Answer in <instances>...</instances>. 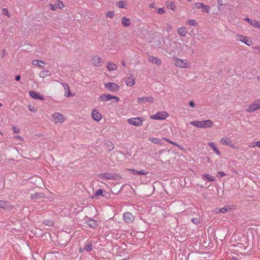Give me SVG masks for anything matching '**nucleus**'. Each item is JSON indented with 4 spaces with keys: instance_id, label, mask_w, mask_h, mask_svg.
I'll return each mask as SVG.
<instances>
[{
    "instance_id": "nucleus-1",
    "label": "nucleus",
    "mask_w": 260,
    "mask_h": 260,
    "mask_svg": "<svg viewBox=\"0 0 260 260\" xmlns=\"http://www.w3.org/2000/svg\"><path fill=\"white\" fill-rule=\"evenodd\" d=\"M190 124L198 128H211L213 125V122L211 120H205L202 121H192Z\"/></svg>"
},
{
    "instance_id": "nucleus-2",
    "label": "nucleus",
    "mask_w": 260,
    "mask_h": 260,
    "mask_svg": "<svg viewBox=\"0 0 260 260\" xmlns=\"http://www.w3.org/2000/svg\"><path fill=\"white\" fill-rule=\"evenodd\" d=\"M174 64L178 68L188 69L191 65L190 62L187 59H181L177 57L174 58Z\"/></svg>"
},
{
    "instance_id": "nucleus-3",
    "label": "nucleus",
    "mask_w": 260,
    "mask_h": 260,
    "mask_svg": "<svg viewBox=\"0 0 260 260\" xmlns=\"http://www.w3.org/2000/svg\"><path fill=\"white\" fill-rule=\"evenodd\" d=\"M99 179L102 180H116L117 178V175L114 173L106 172L98 175Z\"/></svg>"
},
{
    "instance_id": "nucleus-4",
    "label": "nucleus",
    "mask_w": 260,
    "mask_h": 260,
    "mask_svg": "<svg viewBox=\"0 0 260 260\" xmlns=\"http://www.w3.org/2000/svg\"><path fill=\"white\" fill-rule=\"evenodd\" d=\"M169 115V114L166 111H159L157 112L155 114L150 115V118L154 120H164L166 119Z\"/></svg>"
},
{
    "instance_id": "nucleus-5",
    "label": "nucleus",
    "mask_w": 260,
    "mask_h": 260,
    "mask_svg": "<svg viewBox=\"0 0 260 260\" xmlns=\"http://www.w3.org/2000/svg\"><path fill=\"white\" fill-rule=\"evenodd\" d=\"M260 108V100H257L249 105L246 111L248 113H251L258 110Z\"/></svg>"
},
{
    "instance_id": "nucleus-6",
    "label": "nucleus",
    "mask_w": 260,
    "mask_h": 260,
    "mask_svg": "<svg viewBox=\"0 0 260 260\" xmlns=\"http://www.w3.org/2000/svg\"><path fill=\"white\" fill-rule=\"evenodd\" d=\"M112 100H114L116 102H117L119 101V98L116 96L112 95L108 93L101 95L99 97V100L102 102H107Z\"/></svg>"
},
{
    "instance_id": "nucleus-7",
    "label": "nucleus",
    "mask_w": 260,
    "mask_h": 260,
    "mask_svg": "<svg viewBox=\"0 0 260 260\" xmlns=\"http://www.w3.org/2000/svg\"><path fill=\"white\" fill-rule=\"evenodd\" d=\"M105 87L111 92H117L119 86L115 83L108 82L105 84Z\"/></svg>"
},
{
    "instance_id": "nucleus-8",
    "label": "nucleus",
    "mask_w": 260,
    "mask_h": 260,
    "mask_svg": "<svg viewBox=\"0 0 260 260\" xmlns=\"http://www.w3.org/2000/svg\"><path fill=\"white\" fill-rule=\"evenodd\" d=\"M192 8L194 9H202V12L207 13L209 12L210 9V7L209 6L199 2L194 4Z\"/></svg>"
},
{
    "instance_id": "nucleus-9",
    "label": "nucleus",
    "mask_w": 260,
    "mask_h": 260,
    "mask_svg": "<svg viewBox=\"0 0 260 260\" xmlns=\"http://www.w3.org/2000/svg\"><path fill=\"white\" fill-rule=\"evenodd\" d=\"M220 143L222 145H226L230 147L235 148V146L233 143L231 139L230 138L228 137H223L220 140Z\"/></svg>"
},
{
    "instance_id": "nucleus-10",
    "label": "nucleus",
    "mask_w": 260,
    "mask_h": 260,
    "mask_svg": "<svg viewBox=\"0 0 260 260\" xmlns=\"http://www.w3.org/2000/svg\"><path fill=\"white\" fill-rule=\"evenodd\" d=\"M52 118L55 123H62L64 120L63 115L58 112L54 113Z\"/></svg>"
},
{
    "instance_id": "nucleus-11",
    "label": "nucleus",
    "mask_w": 260,
    "mask_h": 260,
    "mask_svg": "<svg viewBox=\"0 0 260 260\" xmlns=\"http://www.w3.org/2000/svg\"><path fill=\"white\" fill-rule=\"evenodd\" d=\"M144 118L143 117L131 118V124L135 126H140L142 124Z\"/></svg>"
},
{
    "instance_id": "nucleus-12",
    "label": "nucleus",
    "mask_w": 260,
    "mask_h": 260,
    "mask_svg": "<svg viewBox=\"0 0 260 260\" xmlns=\"http://www.w3.org/2000/svg\"><path fill=\"white\" fill-rule=\"evenodd\" d=\"M154 101V99L152 96L139 98L137 100V102L139 104H143L146 103H152Z\"/></svg>"
},
{
    "instance_id": "nucleus-13",
    "label": "nucleus",
    "mask_w": 260,
    "mask_h": 260,
    "mask_svg": "<svg viewBox=\"0 0 260 260\" xmlns=\"http://www.w3.org/2000/svg\"><path fill=\"white\" fill-rule=\"evenodd\" d=\"M236 38L237 40L245 43L246 45L248 46H250L252 43V42L251 41L248 40L247 38L242 35L238 34L236 36Z\"/></svg>"
},
{
    "instance_id": "nucleus-14",
    "label": "nucleus",
    "mask_w": 260,
    "mask_h": 260,
    "mask_svg": "<svg viewBox=\"0 0 260 260\" xmlns=\"http://www.w3.org/2000/svg\"><path fill=\"white\" fill-rule=\"evenodd\" d=\"M233 209V206L231 205H225L223 208L220 209L217 208L216 209L215 212V213H225L226 212L231 211Z\"/></svg>"
},
{
    "instance_id": "nucleus-15",
    "label": "nucleus",
    "mask_w": 260,
    "mask_h": 260,
    "mask_svg": "<svg viewBox=\"0 0 260 260\" xmlns=\"http://www.w3.org/2000/svg\"><path fill=\"white\" fill-rule=\"evenodd\" d=\"M85 223L88 225L90 228L95 229H96L98 225L99 224L98 223V221L95 220H94L91 218H89L87 220H86Z\"/></svg>"
},
{
    "instance_id": "nucleus-16",
    "label": "nucleus",
    "mask_w": 260,
    "mask_h": 260,
    "mask_svg": "<svg viewBox=\"0 0 260 260\" xmlns=\"http://www.w3.org/2000/svg\"><path fill=\"white\" fill-rule=\"evenodd\" d=\"M49 5L50 6L51 10L52 11H55L57 9H61L64 6L63 3L61 1H59V0H57V1L56 2V3L54 5L50 4Z\"/></svg>"
},
{
    "instance_id": "nucleus-17",
    "label": "nucleus",
    "mask_w": 260,
    "mask_h": 260,
    "mask_svg": "<svg viewBox=\"0 0 260 260\" xmlns=\"http://www.w3.org/2000/svg\"><path fill=\"white\" fill-rule=\"evenodd\" d=\"M91 115L92 118L97 122L100 121L102 118V115L95 109L92 110Z\"/></svg>"
},
{
    "instance_id": "nucleus-18",
    "label": "nucleus",
    "mask_w": 260,
    "mask_h": 260,
    "mask_svg": "<svg viewBox=\"0 0 260 260\" xmlns=\"http://www.w3.org/2000/svg\"><path fill=\"white\" fill-rule=\"evenodd\" d=\"M29 95L35 99H38L41 101L44 100V98L42 95H40L38 92L35 91H29Z\"/></svg>"
},
{
    "instance_id": "nucleus-19",
    "label": "nucleus",
    "mask_w": 260,
    "mask_h": 260,
    "mask_svg": "<svg viewBox=\"0 0 260 260\" xmlns=\"http://www.w3.org/2000/svg\"><path fill=\"white\" fill-rule=\"evenodd\" d=\"M92 64L95 67H100L102 64V58L98 56H94L92 59Z\"/></svg>"
},
{
    "instance_id": "nucleus-20",
    "label": "nucleus",
    "mask_w": 260,
    "mask_h": 260,
    "mask_svg": "<svg viewBox=\"0 0 260 260\" xmlns=\"http://www.w3.org/2000/svg\"><path fill=\"white\" fill-rule=\"evenodd\" d=\"M244 20H245L247 21L248 23H249L252 26H254L256 28H260V24L259 23L255 20H252L249 18H245L244 19Z\"/></svg>"
},
{
    "instance_id": "nucleus-21",
    "label": "nucleus",
    "mask_w": 260,
    "mask_h": 260,
    "mask_svg": "<svg viewBox=\"0 0 260 260\" xmlns=\"http://www.w3.org/2000/svg\"><path fill=\"white\" fill-rule=\"evenodd\" d=\"M0 208L4 209H11V206L8 201L0 200Z\"/></svg>"
},
{
    "instance_id": "nucleus-22",
    "label": "nucleus",
    "mask_w": 260,
    "mask_h": 260,
    "mask_svg": "<svg viewBox=\"0 0 260 260\" xmlns=\"http://www.w3.org/2000/svg\"><path fill=\"white\" fill-rule=\"evenodd\" d=\"M44 198L45 194L43 192H36L30 195V199L31 200L40 199Z\"/></svg>"
},
{
    "instance_id": "nucleus-23",
    "label": "nucleus",
    "mask_w": 260,
    "mask_h": 260,
    "mask_svg": "<svg viewBox=\"0 0 260 260\" xmlns=\"http://www.w3.org/2000/svg\"><path fill=\"white\" fill-rule=\"evenodd\" d=\"M202 178L204 180L206 181L213 182L215 180L214 177L210 175L209 174H208L202 175Z\"/></svg>"
},
{
    "instance_id": "nucleus-24",
    "label": "nucleus",
    "mask_w": 260,
    "mask_h": 260,
    "mask_svg": "<svg viewBox=\"0 0 260 260\" xmlns=\"http://www.w3.org/2000/svg\"><path fill=\"white\" fill-rule=\"evenodd\" d=\"M149 60L152 63L156 64L157 65H160L161 61L160 59L156 57L150 56L149 58Z\"/></svg>"
},
{
    "instance_id": "nucleus-25",
    "label": "nucleus",
    "mask_w": 260,
    "mask_h": 260,
    "mask_svg": "<svg viewBox=\"0 0 260 260\" xmlns=\"http://www.w3.org/2000/svg\"><path fill=\"white\" fill-rule=\"evenodd\" d=\"M93 248V242L92 241L87 242L84 245V249L87 251H90Z\"/></svg>"
},
{
    "instance_id": "nucleus-26",
    "label": "nucleus",
    "mask_w": 260,
    "mask_h": 260,
    "mask_svg": "<svg viewBox=\"0 0 260 260\" xmlns=\"http://www.w3.org/2000/svg\"><path fill=\"white\" fill-rule=\"evenodd\" d=\"M177 32L181 36H182V37H185L186 32H187V31H186V28H185V27L184 26H182V27H179V28H178Z\"/></svg>"
},
{
    "instance_id": "nucleus-27",
    "label": "nucleus",
    "mask_w": 260,
    "mask_h": 260,
    "mask_svg": "<svg viewBox=\"0 0 260 260\" xmlns=\"http://www.w3.org/2000/svg\"><path fill=\"white\" fill-rule=\"evenodd\" d=\"M107 68L109 71H114V70H117V66L113 62H108L107 63Z\"/></svg>"
},
{
    "instance_id": "nucleus-28",
    "label": "nucleus",
    "mask_w": 260,
    "mask_h": 260,
    "mask_svg": "<svg viewBox=\"0 0 260 260\" xmlns=\"http://www.w3.org/2000/svg\"><path fill=\"white\" fill-rule=\"evenodd\" d=\"M131 174H133L134 175H145L148 174V172L144 170L137 171L134 169H131Z\"/></svg>"
},
{
    "instance_id": "nucleus-29",
    "label": "nucleus",
    "mask_w": 260,
    "mask_h": 260,
    "mask_svg": "<svg viewBox=\"0 0 260 260\" xmlns=\"http://www.w3.org/2000/svg\"><path fill=\"white\" fill-rule=\"evenodd\" d=\"M121 23L123 26H128L130 25V20L125 17H123L122 18Z\"/></svg>"
},
{
    "instance_id": "nucleus-30",
    "label": "nucleus",
    "mask_w": 260,
    "mask_h": 260,
    "mask_svg": "<svg viewBox=\"0 0 260 260\" xmlns=\"http://www.w3.org/2000/svg\"><path fill=\"white\" fill-rule=\"evenodd\" d=\"M127 2L125 1H120L116 3V6L119 8L125 9L127 6Z\"/></svg>"
},
{
    "instance_id": "nucleus-31",
    "label": "nucleus",
    "mask_w": 260,
    "mask_h": 260,
    "mask_svg": "<svg viewBox=\"0 0 260 260\" xmlns=\"http://www.w3.org/2000/svg\"><path fill=\"white\" fill-rule=\"evenodd\" d=\"M32 64L33 66H38L41 68H44V66L43 65L45 64V62H43V61H38V60H34L32 61Z\"/></svg>"
},
{
    "instance_id": "nucleus-32",
    "label": "nucleus",
    "mask_w": 260,
    "mask_h": 260,
    "mask_svg": "<svg viewBox=\"0 0 260 260\" xmlns=\"http://www.w3.org/2000/svg\"><path fill=\"white\" fill-rule=\"evenodd\" d=\"M50 73L49 71H42L40 72L39 75L41 78H45L50 75Z\"/></svg>"
},
{
    "instance_id": "nucleus-33",
    "label": "nucleus",
    "mask_w": 260,
    "mask_h": 260,
    "mask_svg": "<svg viewBox=\"0 0 260 260\" xmlns=\"http://www.w3.org/2000/svg\"><path fill=\"white\" fill-rule=\"evenodd\" d=\"M166 4L167 7L172 10L174 11L175 10L176 6L173 2H167Z\"/></svg>"
},
{
    "instance_id": "nucleus-34",
    "label": "nucleus",
    "mask_w": 260,
    "mask_h": 260,
    "mask_svg": "<svg viewBox=\"0 0 260 260\" xmlns=\"http://www.w3.org/2000/svg\"><path fill=\"white\" fill-rule=\"evenodd\" d=\"M123 218L124 220L127 222L129 223L130 221V213L129 212H126L123 214Z\"/></svg>"
},
{
    "instance_id": "nucleus-35",
    "label": "nucleus",
    "mask_w": 260,
    "mask_h": 260,
    "mask_svg": "<svg viewBox=\"0 0 260 260\" xmlns=\"http://www.w3.org/2000/svg\"><path fill=\"white\" fill-rule=\"evenodd\" d=\"M186 23L190 26H196L198 23L194 19H189L187 21Z\"/></svg>"
},
{
    "instance_id": "nucleus-36",
    "label": "nucleus",
    "mask_w": 260,
    "mask_h": 260,
    "mask_svg": "<svg viewBox=\"0 0 260 260\" xmlns=\"http://www.w3.org/2000/svg\"><path fill=\"white\" fill-rule=\"evenodd\" d=\"M149 140L155 144H161V140L155 138H149Z\"/></svg>"
},
{
    "instance_id": "nucleus-37",
    "label": "nucleus",
    "mask_w": 260,
    "mask_h": 260,
    "mask_svg": "<svg viewBox=\"0 0 260 260\" xmlns=\"http://www.w3.org/2000/svg\"><path fill=\"white\" fill-rule=\"evenodd\" d=\"M103 191L104 190L102 189H98L95 194H94V197H95L96 199H98V197L99 196H103Z\"/></svg>"
},
{
    "instance_id": "nucleus-38",
    "label": "nucleus",
    "mask_w": 260,
    "mask_h": 260,
    "mask_svg": "<svg viewBox=\"0 0 260 260\" xmlns=\"http://www.w3.org/2000/svg\"><path fill=\"white\" fill-rule=\"evenodd\" d=\"M106 145H107V149L109 151H111L114 148V145L112 142H110V141L107 142V143H106Z\"/></svg>"
},
{
    "instance_id": "nucleus-39",
    "label": "nucleus",
    "mask_w": 260,
    "mask_h": 260,
    "mask_svg": "<svg viewBox=\"0 0 260 260\" xmlns=\"http://www.w3.org/2000/svg\"><path fill=\"white\" fill-rule=\"evenodd\" d=\"M176 260H186V256L182 253H179L176 256Z\"/></svg>"
},
{
    "instance_id": "nucleus-40",
    "label": "nucleus",
    "mask_w": 260,
    "mask_h": 260,
    "mask_svg": "<svg viewBox=\"0 0 260 260\" xmlns=\"http://www.w3.org/2000/svg\"><path fill=\"white\" fill-rule=\"evenodd\" d=\"M60 83L63 87L65 91H69V92L70 87H69V85L67 83H63V82H60Z\"/></svg>"
},
{
    "instance_id": "nucleus-41",
    "label": "nucleus",
    "mask_w": 260,
    "mask_h": 260,
    "mask_svg": "<svg viewBox=\"0 0 260 260\" xmlns=\"http://www.w3.org/2000/svg\"><path fill=\"white\" fill-rule=\"evenodd\" d=\"M2 13L3 14L6 15L7 16H8L9 18L11 17V15H10L7 9L3 8L2 10Z\"/></svg>"
},
{
    "instance_id": "nucleus-42",
    "label": "nucleus",
    "mask_w": 260,
    "mask_h": 260,
    "mask_svg": "<svg viewBox=\"0 0 260 260\" xmlns=\"http://www.w3.org/2000/svg\"><path fill=\"white\" fill-rule=\"evenodd\" d=\"M43 223L47 225H53V221L51 220H45L43 221Z\"/></svg>"
},
{
    "instance_id": "nucleus-43",
    "label": "nucleus",
    "mask_w": 260,
    "mask_h": 260,
    "mask_svg": "<svg viewBox=\"0 0 260 260\" xmlns=\"http://www.w3.org/2000/svg\"><path fill=\"white\" fill-rule=\"evenodd\" d=\"M12 129L13 131V132L15 134H19L20 132V128L17 127L16 126H12Z\"/></svg>"
},
{
    "instance_id": "nucleus-44",
    "label": "nucleus",
    "mask_w": 260,
    "mask_h": 260,
    "mask_svg": "<svg viewBox=\"0 0 260 260\" xmlns=\"http://www.w3.org/2000/svg\"><path fill=\"white\" fill-rule=\"evenodd\" d=\"M165 12V10L164 8H160L157 10L156 13H158V14L161 15L164 14Z\"/></svg>"
},
{
    "instance_id": "nucleus-45",
    "label": "nucleus",
    "mask_w": 260,
    "mask_h": 260,
    "mask_svg": "<svg viewBox=\"0 0 260 260\" xmlns=\"http://www.w3.org/2000/svg\"><path fill=\"white\" fill-rule=\"evenodd\" d=\"M106 16L107 17L113 18L114 16V12L113 11H109L107 12Z\"/></svg>"
},
{
    "instance_id": "nucleus-46",
    "label": "nucleus",
    "mask_w": 260,
    "mask_h": 260,
    "mask_svg": "<svg viewBox=\"0 0 260 260\" xmlns=\"http://www.w3.org/2000/svg\"><path fill=\"white\" fill-rule=\"evenodd\" d=\"M191 221L196 224H198L200 222V219L198 218H193L191 219Z\"/></svg>"
},
{
    "instance_id": "nucleus-47",
    "label": "nucleus",
    "mask_w": 260,
    "mask_h": 260,
    "mask_svg": "<svg viewBox=\"0 0 260 260\" xmlns=\"http://www.w3.org/2000/svg\"><path fill=\"white\" fill-rule=\"evenodd\" d=\"M208 145L211 148H212V149L215 148V147L217 146L215 144V143L214 142H209L208 143Z\"/></svg>"
},
{
    "instance_id": "nucleus-48",
    "label": "nucleus",
    "mask_w": 260,
    "mask_h": 260,
    "mask_svg": "<svg viewBox=\"0 0 260 260\" xmlns=\"http://www.w3.org/2000/svg\"><path fill=\"white\" fill-rule=\"evenodd\" d=\"M225 175V174L223 172L219 171L217 173V176L218 178H221V177H223Z\"/></svg>"
},
{
    "instance_id": "nucleus-49",
    "label": "nucleus",
    "mask_w": 260,
    "mask_h": 260,
    "mask_svg": "<svg viewBox=\"0 0 260 260\" xmlns=\"http://www.w3.org/2000/svg\"><path fill=\"white\" fill-rule=\"evenodd\" d=\"M28 108L29 110V111H32V112H37V110H36V109L34 108V107H32V106H31V105H29V106H28Z\"/></svg>"
},
{
    "instance_id": "nucleus-50",
    "label": "nucleus",
    "mask_w": 260,
    "mask_h": 260,
    "mask_svg": "<svg viewBox=\"0 0 260 260\" xmlns=\"http://www.w3.org/2000/svg\"><path fill=\"white\" fill-rule=\"evenodd\" d=\"M213 150L217 155L219 156L221 155V153L217 148V146L215 147V148L213 149Z\"/></svg>"
},
{
    "instance_id": "nucleus-51",
    "label": "nucleus",
    "mask_w": 260,
    "mask_h": 260,
    "mask_svg": "<svg viewBox=\"0 0 260 260\" xmlns=\"http://www.w3.org/2000/svg\"><path fill=\"white\" fill-rule=\"evenodd\" d=\"M162 140H165V141H168L169 142V143H170L171 144H172L173 145H174V146H178L176 143L175 142H173L171 141H170L167 138H162Z\"/></svg>"
},
{
    "instance_id": "nucleus-52",
    "label": "nucleus",
    "mask_w": 260,
    "mask_h": 260,
    "mask_svg": "<svg viewBox=\"0 0 260 260\" xmlns=\"http://www.w3.org/2000/svg\"><path fill=\"white\" fill-rule=\"evenodd\" d=\"M72 95H73V94L71 93L70 89H69V91L65 92L64 96H66L67 97H70Z\"/></svg>"
},
{
    "instance_id": "nucleus-53",
    "label": "nucleus",
    "mask_w": 260,
    "mask_h": 260,
    "mask_svg": "<svg viewBox=\"0 0 260 260\" xmlns=\"http://www.w3.org/2000/svg\"><path fill=\"white\" fill-rule=\"evenodd\" d=\"M218 2V8L219 9V7L223 5V3L222 0H217Z\"/></svg>"
},
{
    "instance_id": "nucleus-54",
    "label": "nucleus",
    "mask_w": 260,
    "mask_h": 260,
    "mask_svg": "<svg viewBox=\"0 0 260 260\" xmlns=\"http://www.w3.org/2000/svg\"><path fill=\"white\" fill-rule=\"evenodd\" d=\"M125 83L127 86H130V77H128L125 81Z\"/></svg>"
},
{
    "instance_id": "nucleus-55",
    "label": "nucleus",
    "mask_w": 260,
    "mask_h": 260,
    "mask_svg": "<svg viewBox=\"0 0 260 260\" xmlns=\"http://www.w3.org/2000/svg\"><path fill=\"white\" fill-rule=\"evenodd\" d=\"M189 105L192 108H194L195 107V104L193 101H190L189 102Z\"/></svg>"
},
{
    "instance_id": "nucleus-56",
    "label": "nucleus",
    "mask_w": 260,
    "mask_h": 260,
    "mask_svg": "<svg viewBox=\"0 0 260 260\" xmlns=\"http://www.w3.org/2000/svg\"><path fill=\"white\" fill-rule=\"evenodd\" d=\"M149 8H155V4L154 3H151V4H150L149 5Z\"/></svg>"
},
{
    "instance_id": "nucleus-57",
    "label": "nucleus",
    "mask_w": 260,
    "mask_h": 260,
    "mask_svg": "<svg viewBox=\"0 0 260 260\" xmlns=\"http://www.w3.org/2000/svg\"><path fill=\"white\" fill-rule=\"evenodd\" d=\"M253 49H254L255 50H256L257 51H258V52H260V46H258L253 47Z\"/></svg>"
},
{
    "instance_id": "nucleus-58",
    "label": "nucleus",
    "mask_w": 260,
    "mask_h": 260,
    "mask_svg": "<svg viewBox=\"0 0 260 260\" xmlns=\"http://www.w3.org/2000/svg\"><path fill=\"white\" fill-rule=\"evenodd\" d=\"M21 79V77H20V75H17L15 77V80L17 81H19Z\"/></svg>"
},
{
    "instance_id": "nucleus-59",
    "label": "nucleus",
    "mask_w": 260,
    "mask_h": 260,
    "mask_svg": "<svg viewBox=\"0 0 260 260\" xmlns=\"http://www.w3.org/2000/svg\"><path fill=\"white\" fill-rule=\"evenodd\" d=\"M255 146L260 148V141H257L255 142Z\"/></svg>"
},
{
    "instance_id": "nucleus-60",
    "label": "nucleus",
    "mask_w": 260,
    "mask_h": 260,
    "mask_svg": "<svg viewBox=\"0 0 260 260\" xmlns=\"http://www.w3.org/2000/svg\"><path fill=\"white\" fill-rule=\"evenodd\" d=\"M249 146L250 147H254V146H255V142H254V143H251V144L249 145Z\"/></svg>"
},
{
    "instance_id": "nucleus-61",
    "label": "nucleus",
    "mask_w": 260,
    "mask_h": 260,
    "mask_svg": "<svg viewBox=\"0 0 260 260\" xmlns=\"http://www.w3.org/2000/svg\"><path fill=\"white\" fill-rule=\"evenodd\" d=\"M121 64L124 67H126V63H125V62L123 60L121 61Z\"/></svg>"
},
{
    "instance_id": "nucleus-62",
    "label": "nucleus",
    "mask_w": 260,
    "mask_h": 260,
    "mask_svg": "<svg viewBox=\"0 0 260 260\" xmlns=\"http://www.w3.org/2000/svg\"><path fill=\"white\" fill-rule=\"evenodd\" d=\"M167 29L168 31H169L171 30V26L170 25H168Z\"/></svg>"
},
{
    "instance_id": "nucleus-63",
    "label": "nucleus",
    "mask_w": 260,
    "mask_h": 260,
    "mask_svg": "<svg viewBox=\"0 0 260 260\" xmlns=\"http://www.w3.org/2000/svg\"><path fill=\"white\" fill-rule=\"evenodd\" d=\"M135 84V81H134V79H132L131 80V86L134 85Z\"/></svg>"
},
{
    "instance_id": "nucleus-64",
    "label": "nucleus",
    "mask_w": 260,
    "mask_h": 260,
    "mask_svg": "<svg viewBox=\"0 0 260 260\" xmlns=\"http://www.w3.org/2000/svg\"><path fill=\"white\" fill-rule=\"evenodd\" d=\"M16 138H17V139H21V137L20 136H17L16 137Z\"/></svg>"
}]
</instances>
